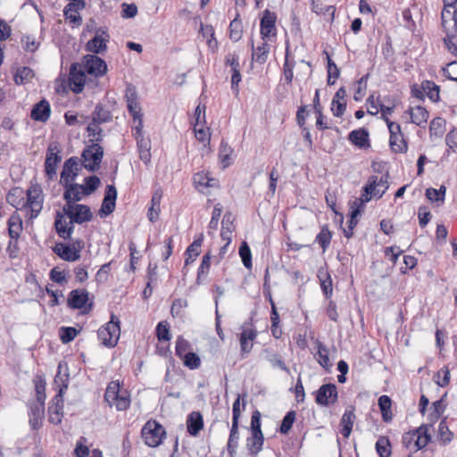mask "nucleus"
I'll return each instance as SVG.
<instances>
[{"label":"nucleus","instance_id":"52","mask_svg":"<svg viewBox=\"0 0 457 457\" xmlns=\"http://www.w3.org/2000/svg\"><path fill=\"white\" fill-rule=\"evenodd\" d=\"M445 190V186H441L439 189L430 187L426 190V196L431 202H444Z\"/></svg>","mask_w":457,"mask_h":457},{"label":"nucleus","instance_id":"40","mask_svg":"<svg viewBox=\"0 0 457 457\" xmlns=\"http://www.w3.org/2000/svg\"><path fill=\"white\" fill-rule=\"evenodd\" d=\"M211 259L212 255L210 252L206 253L203 256L201 264L197 270L196 284H202L203 278H205V277L207 276L211 267Z\"/></svg>","mask_w":457,"mask_h":457},{"label":"nucleus","instance_id":"16","mask_svg":"<svg viewBox=\"0 0 457 457\" xmlns=\"http://www.w3.org/2000/svg\"><path fill=\"white\" fill-rule=\"evenodd\" d=\"M48 412L49 422L55 425L62 422L63 417L62 388H61L59 393L54 397L53 404L49 406Z\"/></svg>","mask_w":457,"mask_h":457},{"label":"nucleus","instance_id":"6","mask_svg":"<svg viewBox=\"0 0 457 457\" xmlns=\"http://www.w3.org/2000/svg\"><path fill=\"white\" fill-rule=\"evenodd\" d=\"M133 130V136L137 141L139 158L145 165H148L151 162V142L148 138H145L143 136V125H141V121L134 127Z\"/></svg>","mask_w":457,"mask_h":457},{"label":"nucleus","instance_id":"12","mask_svg":"<svg viewBox=\"0 0 457 457\" xmlns=\"http://www.w3.org/2000/svg\"><path fill=\"white\" fill-rule=\"evenodd\" d=\"M86 71L81 69L80 65L77 62L72 63L70 67L69 72V85L71 90L79 94L84 89L86 82Z\"/></svg>","mask_w":457,"mask_h":457},{"label":"nucleus","instance_id":"25","mask_svg":"<svg viewBox=\"0 0 457 457\" xmlns=\"http://www.w3.org/2000/svg\"><path fill=\"white\" fill-rule=\"evenodd\" d=\"M451 9L444 6L441 12L442 26L448 35L450 32H453L457 27V11L455 9L452 11Z\"/></svg>","mask_w":457,"mask_h":457},{"label":"nucleus","instance_id":"47","mask_svg":"<svg viewBox=\"0 0 457 457\" xmlns=\"http://www.w3.org/2000/svg\"><path fill=\"white\" fill-rule=\"evenodd\" d=\"M331 238L332 235L328 228L327 226L322 227L320 233L316 236L315 241L320 244L323 253L329 246Z\"/></svg>","mask_w":457,"mask_h":457},{"label":"nucleus","instance_id":"27","mask_svg":"<svg viewBox=\"0 0 457 457\" xmlns=\"http://www.w3.org/2000/svg\"><path fill=\"white\" fill-rule=\"evenodd\" d=\"M348 140L359 148H367L370 146L369 131L366 129H354L349 133Z\"/></svg>","mask_w":457,"mask_h":457},{"label":"nucleus","instance_id":"55","mask_svg":"<svg viewBox=\"0 0 457 457\" xmlns=\"http://www.w3.org/2000/svg\"><path fill=\"white\" fill-rule=\"evenodd\" d=\"M295 411H289L283 418L279 431L281 434H287L289 430L291 429L295 420Z\"/></svg>","mask_w":457,"mask_h":457},{"label":"nucleus","instance_id":"23","mask_svg":"<svg viewBox=\"0 0 457 457\" xmlns=\"http://www.w3.org/2000/svg\"><path fill=\"white\" fill-rule=\"evenodd\" d=\"M257 332L254 329H244L240 334L241 357L245 358L253 349V341L256 338Z\"/></svg>","mask_w":457,"mask_h":457},{"label":"nucleus","instance_id":"36","mask_svg":"<svg viewBox=\"0 0 457 457\" xmlns=\"http://www.w3.org/2000/svg\"><path fill=\"white\" fill-rule=\"evenodd\" d=\"M22 230V221L18 214H12L8 220V233L11 238L17 239Z\"/></svg>","mask_w":457,"mask_h":457},{"label":"nucleus","instance_id":"24","mask_svg":"<svg viewBox=\"0 0 457 457\" xmlns=\"http://www.w3.org/2000/svg\"><path fill=\"white\" fill-rule=\"evenodd\" d=\"M355 419L354 408L346 409L340 420V433L344 437L348 438L350 436Z\"/></svg>","mask_w":457,"mask_h":457},{"label":"nucleus","instance_id":"11","mask_svg":"<svg viewBox=\"0 0 457 457\" xmlns=\"http://www.w3.org/2000/svg\"><path fill=\"white\" fill-rule=\"evenodd\" d=\"M315 401L322 406H328L337 401V389L335 384L322 385L316 392Z\"/></svg>","mask_w":457,"mask_h":457},{"label":"nucleus","instance_id":"45","mask_svg":"<svg viewBox=\"0 0 457 457\" xmlns=\"http://www.w3.org/2000/svg\"><path fill=\"white\" fill-rule=\"evenodd\" d=\"M101 123L95 122V120H91V122L87 127V131L88 136L92 138L90 141L92 143H98L103 140V129L100 128Z\"/></svg>","mask_w":457,"mask_h":457},{"label":"nucleus","instance_id":"56","mask_svg":"<svg viewBox=\"0 0 457 457\" xmlns=\"http://www.w3.org/2000/svg\"><path fill=\"white\" fill-rule=\"evenodd\" d=\"M77 334L78 330L73 327H62L59 330L60 339L63 344L71 342Z\"/></svg>","mask_w":457,"mask_h":457},{"label":"nucleus","instance_id":"49","mask_svg":"<svg viewBox=\"0 0 457 457\" xmlns=\"http://www.w3.org/2000/svg\"><path fill=\"white\" fill-rule=\"evenodd\" d=\"M233 150L224 140L221 141L219 149V157L221 161L223 168H227L230 164V155Z\"/></svg>","mask_w":457,"mask_h":457},{"label":"nucleus","instance_id":"57","mask_svg":"<svg viewBox=\"0 0 457 457\" xmlns=\"http://www.w3.org/2000/svg\"><path fill=\"white\" fill-rule=\"evenodd\" d=\"M320 274H321V271L320 270V274L318 275V277L320 280V287H321L322 292L325 295L326 298H329L333 293L331 277L328 272H326L325 273L326 278H322Z\"/></svg>","mask_w":457,"mask_h":457},{"label":"nucleus","instance_id":"60","mask_svg":"<svg viewBox=\"0 0 457 457\" xmlns=\"http://www.w3.org/2000/svg\"><path fill=\"white\" fill-rule=\"evenodd\" d=\"M438 437L445 444L452 441L453 434L449 430L445 420L440 421L438 425Z\"/></svg>","mask_w":457,"mask_h":457},{"label":"nucleus","instance_id":"14","mask_svg":"<svg viewBox=\"0 0 457 457\" xmlns=\"http://www.w3.org/2000/svg\"><path fill=\"white\" fill-rule=\"evenodd\" d=\"M116 187L114 185H107L104 191V197L99 210L100 217H106L114 212L116 206Z\"/></svg>","mask_w":457,"mask_h":457},{"label":"nucleus","instance_id":"7","mask_svg":"<svg viewBox=\"0 0 457 457\" xmlns=\"http://www.w3.org/2000/svg\"><path fill=\"white\" fill-rule=\"evenodd\" d=\"M389 179V173L386 172L383 174L380 179L377 176H370L368 180V184L363 187V193L361 194V197L359 199L361 201V204L369 202L371 199V195H374V191L376 190L377 185L383 184L385 185V189H387ZM353 205L356 207H360L358 204V200L353 202Z\"/></svg>","mask_w":457,"mask_h":457},{"label":"nucleus","instance_id":"64","mask_svg":"<svg viewBox=\"0 0 457 457\" xmlns=\"http://www.w3.org/2000/svg\"><path fill=\"white\" fill-rule=\"evenodd\" d=\"M448 68H443L444 75L453 81H457V61L451 62Z\"/></svg>","mask_w":457,"mask_h":457},{"label":"nucleus","instance_id":"33","mask_svg":"<svg viewBox=\"0 0 457 457\" xmlns=\"http://www.w3.org/2000/svg\"><path fill=\"white\" fill-rule=\"evenodd\" d=\"M54 226L57 234L60 237L63 239H69L71 237V234L73 233L74 226L73 223H71V225L68 227L63 224L62 221V215L58 212L56 215V219L54 221Z\"/></svg>","mask_w":457,"mask_h":457},{"label":"nucleus","instance_id":"28","mask_svg":"<svg viewBox=\"0 0 457 457\" xmlns=\"http://www.w3.org/2000/svg\"><path fill=\"white\" fill-rule=\"evenodd\" d=\"M204 427L203 416L198 411H193L187 416V428L191 436H197Z\"/></svg>","mask_w":457,"mask_h":457},{"label":"nucleus","instance_id":"37","mask_svg":"<svg viewBox=\"0 0 457 457\" xmlns=\"http://www.w3.org/2000/svg\"><path fill=\"white\" fill-rule=\"evenodd\" d=\"M295 62L289 61V46L288 42H287V48H286V56H285V62L283 64V79L285 82L289 85L292 83L293 78H294V67Z\"/></svg>","mask_w":457,"mask_h":457},{"label":"nucleus","instance_id":"38","mask_svg":"<svg viewBox=\"0 0 457 457\" xmlns=\"http://www.w3.org/2000/svg\"><path fill=\"white\" fill-rule=\"evenodd\" d=\"M317 345V355H318V362L320 365L328 370L332 366L329 357H328V347L321 343L320 341L317 340L316 342Z\"/></svg>","mask_w":457,"mask_h":457},{"label":"nucleus","instance_id":"9","mask_svg":"<svg viewBox=\"0 0 457 457\" xmlns=\"http://www.w3.org/2000/svg\"><path fill=\"white\" fill-rule=\"evenodd\" d=\"M83 66L85 71L95 77H102L107 71L106 62L95 54H87L83 57Z\"/></svg>","mask_w":457,"mask_h":457},{"label":"nucleus","instance_id":"41","mask_svg":"<svg viewBox=\"0 0 457 457\" xmlns=\"http://www.w3.org/2000/svg\"><path fill=\"white\" fill-rule=\"evenodd\" d=\"M445 130V120L441 117L434 118L429 124L430 137H441Z\"/></svg>","mask_w":457,"mask_h":457},{"label":"nucleus","instance_id":"19","mask_svg":"<svg viewBox=\"0 0 457 457\" xmlns=\"http://www.w3.org/2000/svg\"><path fill=\"white\" fill-rule=\"evenodd\" d=\"M88 301V292L86 289H74L70 292L67 304L74 310H80L85 307Z\"/></svg>","mask_w":457,"mask_h":457},{"label":"nucleus","instance_id":"32","mask_svg":"<svg viewBox=\"0 0 457 457\" xmlns=\"http://www.w3.org/2000/svg\"><path fill=\"white\" fill-rule=\"evenodd\" d=\"M251 46L253 49V61L260 64H263L264 62H266L270 52V46L266 42H262L261 46H258L256 48H254L253 41Z\"/></svg>","mask_w":457,"mask_h":457},{"label":"nucleus","instance_id":"42","mask_svg":"<svg viewBox=\"0 0 457 457\" xmlns=\"http://www.w3.org/2000/svg\"><path fill=\"white\" fill-rule=\"evenodd\" d=\"M422 90L428 97L434 103L439 100V86L431 80L422 82Z\"/></svg>","mask_w":457,"mask_h":457},{"label":"nucleus","instance_id":"50","mask_svg":"<svg viewBox=\"0 0 457 457\" xmlns=\"http://www.w3.org/2000/svg\"><path fill=\"white\" fill-rule=\"evenodd\" d=\"M266 360L270 363V365L274 368H279L280 370L289 373V369L287 367L285 361L282 358L275 353H270L268 350H265Z\"/></svg>","mask_w":457,"mask_h":457},{"label":"nucleus","instance_id":"21","mask_svg":"<svg viewBox=\"0 0 457 457\" xmlns=\"http://www.w3.org/2000/svg\"><path fill=\"white\" fill-rule=\"evenodd\" d=\"M109 39V35L103 31L102 35L96 33L86 45V50L94 54H100L106 50V42Z\"/></svg>","mask_w":457,"mask_h":457},{"label":"nucleus","instance_id":"1","mask_svg":"<svg viewBox=\"0 0 457 457\" xmlns=\"http://www.w3.org/2000/svg\"><path fill=\"white\" fill-rule=\"evenodd\" d=\"M120 336V320L112 314L111 320L97 331V337L104 346L114 347Z\"/></svg>","mask_w":457,"mask_h":457},{"label":"nucleus","instance_id":"8","mask_svg":"<svg viewBox=\"0 0 457 457\" xmlns=\"http://www.w3.org/2000/svg\"><path fill=\"white\" fill-rule=\"evenodd\" d=\"M78 247L75 245L57 243L54 247V252L61 259L66 262H75L80 258V250L83 247V242L77 241Z\"/></svg>","mask_w":457,"mask_h":457},{"label":"nucleus","instance_id":"58","mask_svg":"<svg viewBox=\"0 0 457 457\" xmlns=\"http://www.w3.org/2000/svg\"><path fill=\"white\" fill-rule=\"evenodd\" d=\"M339 75V69L333 60L328 55V85H334L335 79H337Z\"/></svg>","mask_w":457,"mask_h":457},{"label":"nucleus","instance_id":"59","mask_svg":"<svg viewBox=\"0 0 457 457\" xmlns=\"http://www.w3.org/2000/svg\"><path fill=\"white\" fill-rule=\"evenodd\" d=\"M130 398L126 391H121L117 397V400H114L112 405H115L118 411H125L129 407Z\"/></svg>","mask_w":457,"mask_h":457},{"label":"nucleus","instance_id":"43","mask_svg":"<svg viewBox=\"0 0 457 457\" xmlns=\"http://www.w3.org/2000/svg\"><path fill=\"white\" fill-rule=\"evenodd\" d=\"M239 439V432H238V425L232 424L229 433V437L227 444V449L228 453L233 457L236 453V449L237 447Z\"/></svg>","mask_w":457,"mask_h":457},{"label":"nucleus","instance_id":"51","mask_svg":"<svg viewBox=\"0 0 457 457\" xmlns=\"http://www.w3.org/2000/svg\"><path fill=\"white\" fill-rule=\"evenodd\" d=\"M239 255L241 257L242 262L246 269L252 268V253L249 245L246 242H242L239 247Z\"/></svg>","mask_w":457,"mask_h":457},{"label":"nucleus","instance_id":"18","mask_svg":"<svg viewBox=\"0 0 457 457\" xmlns=\"http://www.w3.org/2000/svg\"><path fill=\"white\" fill-rule=\"evenodd\" d=\"M28 204L30 208V219L38 216L43 207V198L41 196V190L37 187H31L27 192Z\"/></svg>","mask_w":457,"mask_h":457},{"label":"nucleus","instance_id":"26","mask_svg":"<svg viewBox=\"0 0 457 457\" xmlns=\"http://www.w3.org/2000/svg\"><path fill=\"white\" fill-rule=\"evenodd\" d=\"M407 112L410 113L411 121L417 126L424 127L427 124L429 114L425 107L420 105L410 107Z\"/></svg>","mask_w":457,"mask_h":457},{"label":"nucleus","instance_id":"20","mask_svg":"<svg viewBox=\"0 0 457 457\" xmlns=\"http://www.w3.org/2000/svg\"><path fill=\"white\" fill-rule=\"evenodd\" d=\"M50 113V104L46 99H43L33 106L30 117L36 121L46 122L48 120Z\"/></svg>","mask_w":457,"mask_h":457},{"label":"nucleus","instance_id":"30","mask_svg":"<svg viewBox=\"0 0 457 457\" xmlns=\"http://www.w3.org/2000/svg\"><path fill=\"white\" fill-rule=\"evenodd\" d=\"M413 436L415 439L414 451L423 449L431 439L430 435L428 433L427 427H420L413 432Z\"/></svg>","mask_w":457,"mask_h":457},{"label":"nucleus","instance_id":"53","mask_svg":"<svg viewBox=\"0 0 457 457\" xmlns=\"http://www.w3.org/2000/svg\"><path fill=\"white\" fill-rule=\"evenodd\" d=\"M120 392L121 391L120 390L118 384H109L104 393L105 402H107L110 406H112L113 401L117 400V397L119 396Z\"/></svg>","mask_w":457,"mask_h":457},{"label":"nucleus","instance_id":"10","mask_svg":"<svg viewBox=\"0 0 457 457\" xmlns=\"http://www.w3.org/2000/svg\"><path fill=\"white\" fill-rule=\"evenodd\" d=\"M60 153L61 151L56 143L51 144L47 148L45 161V170L49 179H52L56 176L57 165L62 161Z\"/></svg>","mask_w":457,"mask_h":457},{"label":"nucleus","instance_id":"17","mask_svg":"<svg viewBox=\"0 0 457 457\" xmlns=\"http://www.w3.org/2000/svg\"><path fill=\"white\" fill-rule=\"evenodd\" d=\"M276 20L277 16L274 12L269 10H265L263 16L261 19V35L262 38L265 39L270 36L276 35Z\"/></svg>","mask_w":457,"mask_h":457},{"label":"nucleus","instance_id":"48","mask_svg":"<svg viewBox=\"0 0 457 457\" xmlns=\"http://www.w3.org/2000/svg\"><path fill=\"white\" fill-rule=\"evenodd\" d=\"M238 17L237 13L229 24V37L234 42H237L242 37V24Z\"/></svg>","mask_w":457,"mask_h":457},{"label":"nucleus","instance_id":"46","mask_svg":"<svg viewBox=\"0 0 457 457\" xmlns=\"http://www.w3.org/2000/svg\"><path fill=\"white\" fill-rule=\"evenodd\" d=\"M375 447L380 457H389L391 455V445L387 437L379 436L376 442Z\"/></svg>","mask_w":457,"mask_h":457},{"label":"nucleus","instance_id":"63","mask_svg":"<svg viewBox=\"0 0 457 457\" xmlns=\"http://www.w3.org/2000/svg\"><path fill=\"white\" fill-rule=\"evenodd\" d=\"M445 144L454 153L457 152V130L452 129L445 137Z\"/></svg>","mask_w":457,"mask_h":457},{"label":"nucleus","instance_id":"54","mask_svg":"<svg viewBox=\"0 0 457 457\" xmlns=\"http://www.w3.org/2000/svg\"><path fill=\"white\" fill-rule=\"evenodd\" d=\"M181 359L183 360L184 365L190 370H195L201 365V360L199 356L193 352L186 353Z\"/></svg>","mask_w":457,"mask_h":457},{"label":"nucleus","instance_id":"5","mask_svg":"<svg viewBox=\"0 0 457 457\" xmlns=\"http://www.w3.org/2000/svg\"><path fill=\"white\" fill-rule=\"evenodd\" d=\"M386 123L390 133L389 145L392 151L395 153H405L408 145L402 134L400 124L390 120L388 118H386Z\"/></svg>","mask_w":457,"mask_h":457},{"label":"nucleus","instance_id":"31","mask_svg":"<svg viewBox=\"0 0 457 457\" xmlns=\"http://www.w3.org/2000/svg\"><path fill=\"white\" fill-rule=\"evenodd\" d=\"M112 120L110 110L105 108L102 104H97L92 112V120L98 123H106Z\"/></svg>","mask_w":457,"mask_h":457},{"label":"nucleus","instance_id":"22","mask_svg":"<svg viewBox=\"0 0 457 457\" xmlns=\"http://www.w3.org/2000/svg\"><path fill=\"white\" fill-rule=\"evenodd\" d=\"M346 90L344 87H341L335 94L332 103L331 111L336 117H341L346 110Z\"/></svg>","mask_w":457,"mask_h":457},{"label":"nucleus","instance_id":"35","mask_svg":"<svg viewBox=\"0 0 457 457\" xmlns=\"http://www.w3.org/2000/svg\"><path fill=\"white\" fill-rule=\"evenodd\" d=\"M263 441V434H252V436L247 438L246 446L251 455L255 456L262 451Z\"/></svg>","mask_w":457,"mask_h":457},{"label":"nucleus","instance_id":"15","mask_svg":"<svg viewBox=\"0 0 457 457\" xmlns=\"http://www.w3.org/2000/svg\"><path fill=\"white\" fill-rule=\"evenodd\" d=\"M61 185L64 189L63 199L66 202L65 204H76L75 203L82 200L84 190L81 184L72 182Z\"/></svg>","mask_w":457,"mask_h":457},{"label":"nucleus","instance_id":"44","mask_svg":"<svg viewBox=\"0 0 457 457\" xmlns=\"http://www.w3.org/2000/svg\"><path fill=\"white\" fill-rule=\"evenodd\" d=\"M84 185H82L84 190V195H89L93 194L100 186L101 180L96 176H88L84 179Z\"/></svg>","mask_w":457,"mask_h":457},{"label":"nucleus","instance_id":"61","mask_svg":"<svg viewBox=\"0 0 457 457\" xmlns=\"http://www.w3.org/2000/svg\"><path fill=\"white\" fill-rule=\"evenodd\" d=\"M156 336L159 341H169L170 339V326L165 321H161L156 326Z\"/></svg>","mask_w":457,"mask_h":457},{"label":"nucleus","instance_id":"39","mask_svg":"<svg viewBox=\"0 0 457 457\" xmlns=\"http://www.w3.org/2000/svg\"><path fill=\"white\" fill-rule=\"evenodd\" d=\"M34 77V71L29 67H21L19 68L13 76V80L17 85H23L31 80Z\"/></svg>","mask_w":457,"mask_h":457},{"label":"nucleus","instance_id":"4","mask_svg":"<svg viewBox=\"0 0 457 457\" xmlns=\"http://www.w3.org/2000/svg\"><path fill=\"white\" fill-rule=\"evenodd\" d=\"M62 211L71 219V223L82 224L93 218L90 208L85 204H65Z\"/></svg>","mask_w":457,"mask_h":457},{"label":"nucleus","instance_id":"3","mask_svg":"<svg viewBox=\"0 0 457 457\" xmlns=\"http://www.w3.org/2000/svg\"><path fill=\"white\" fill-rule=\"evenodd\" d=\"M145 443L150 447H157L166 436L165 428L156 420H148L141 430Z\"/></svg>","mask_w":457,"mask_h":457},{"label":"nucleus","instance_id":"34","mask_svg":"<svg viewBox=\"0 0 457 457\" xmlns=\"http://www.w3.org/2000/svg\"><path fill=\"white\" fill-rule=\"evenodd\" d=\"M378 407L381 411L382 420L384 422H390L393 419L391 411L392 401L387 395H381L378 401Z\"/></svg>","mask_w":457,"mask_h":457},{"label":"nucleus","instance_id":"2","mask_svg":"<svg viewBox=\"0 0 457 457\" xmlns=\"http://www.w3.org/2000/svg\"><path fill=\"white\" fill-rule=\"evenodd\" d=\"M103 157L104 148L98 143H92L81 154V165L88 171H97L100 169Z\"/></svg>","mask_w":457,"mask_h":457},{"label":"nucleus","instance_id":"29","mask_svg":"<svg viewBox=\"0 0 457 457\" xmlns=\"http://www.w3.org/2000/svg\"><path fill=\"white\" fill-rule=\"evenodd\" d=\"M204 240V236L201 234L198 238H195L192 244L187 248L185 254L187 255L185 260V265H189L196 257L200 254V247Z\"/></svg>","mask_w":457,"mask_h":457},{"label":"nucleus","instance_id":"13","mask_svg":"<svg viewBox=\"0 0 457 457\" xmlns=\"http://www.w3.org/2000/svg\"><path fill=\"white\" fill-rule=\"evenodd\" d=\"M80 167L79 158L72 156L64 162L62 170L61 172L60 184L72 183L79 176Z\"/></svg>","mask_w":457,"mask_h":457},{"label":"nucleus","instance_id":"62","mask_svg":"<svg viewBox=\"0 0 457 457\" xmlns=\"http://www.w3.org/2000/svg\"><path fill=\"white\" fill-rule=\"evenodd\" d=\"M189 346V343L183 337H179L176 342V355L181 359L186 353H187V351L188 350Z\"/></svg>","mask_w":457,"mask_h":457}]
</instances>
